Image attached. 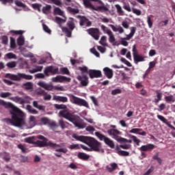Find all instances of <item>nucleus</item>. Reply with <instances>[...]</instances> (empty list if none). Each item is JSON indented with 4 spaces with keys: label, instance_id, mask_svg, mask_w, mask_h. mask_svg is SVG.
Segmentation results:
<instances>
[{
    "label": "nucleus",
    "instance_id": "nucleus-48",
    "mask_svg": "<svg viewBox=\"0 0 175 175\" xmlns=\"http://www.w3.org/2000/svg\"><path fill=\"white\" fill-rule=\"evenodd\" d=\"M23 87L25 90H32V88H33V85H32V83L28 82L23 84Z\"/></svg>",
    "mask_w": 175,
    "mask_h": 175
},
{
    "label": "nucleus",
    "instance_id": "nucleus-13",
    "mask_svg": "<svg viewBox=\"0 0 175 175\" xmlns=\"http://www.w3.org/2000/svg\"><path fill=\"white\" fill-rule=\"evenodd\" d=\"M70 78H68L62 75H57L51 78V81L53 83H64L65 81L67 83H70Z\"/></svg>",
    "mask_w": 175,
    "mask_h": 175
},
{
    "label": "nucleus",
    "instance_id": "nucleus-18",
    "mask_svg": "<svg viewBox=\"0 0 175 175\" xmlns=\"http://www.w3.org/2000/svg\"><path fill=\"white\" fill-rule=\"evenodd\" d=\"M83 2V5L85 8H88V9H94V8H95L96 6L92 5V3H91V1H92L93 2H98V5L100 3V2H102L101 0H82Z\"/></svg>",
    "mask_w": 175,
    "mask_h": 175
},
{
    "label": "nucleus",
    "instance_id": "nucleus-2",
    "mask_svg": "<svg viewBox=\"0 0 175 175\" xmlns=\"http://www.w3.org/2000/svg\"><path fill=\"white\" fill-rule=\"evenodd\" d=\"M55 107L57 110L62 109L59 112V117H63V118L68 120V121L72 122L76 128H78V129H84V128L87 126V124L83 122V120L80 119L79 116L70 113V111L66 109V105L55 104Z\"/></svg>",
    "mask_w": 175,
    "mask_h": 175
},
{
    "label": "nucleus",
    "instance_id": "nucleus-5",
    "mask_svg": "<svg viewBox=\"0 0 175 175\" xmlns=\"http://www.w3.org/2000/svg\"><path fill=\"white\" fill-rule=\"evenodd\" d=\"M5 77L7 79H10L14 81H20L21 79H25V80H32V75H28L24 73H18L16 75L13 74H6Z\"/></svg>",
    "mask_w": 175,
    "mask_h": 175
},
{
    "label": "nucleus",
    "instance_id": "nucleus-10",
    "mask_svg": "<svg viewBox=\"0 0 175 175\" xmlns=\"http://www.w3.org/2000/svg\"><path fill=\"white\" fill-rule=\"evenodd\" d=\"M10 100L15 102L16 103H19L20 105H24V103H29V102L32 100L31 97L28 96H25L23 98L18 96L10 97Z\"/></svg>",
    "mask_w": 175,
    "mask_h": 175
},
{
    "label": "nucleus",
    "instance_id": "nucleus-1",
    "mask_svg": "<svg viewBox=\"0 0 175 175\" xmlns=\"http://www.w3.org/2000/svg\"><path fill=\"white\" fill-rule=\"evenodd\" d=\"M0 105L5 106L9 109L12 119H5L7 124H10L14 126H23L25 124L23 117H25V113L16 107L12 103H6L3 100H0Z\"/></svg>",
    "mask_w": 175,
    "mask_h": 175
},
{
    "label": "nucleus",
    "instance_id": "nucleus-24",
    "mask_svg": "<svg viewBox=\"0 0 175 175\" xmlns=\"http://www.w3.org/2000/svg\"><path fill=\"white\" fill-rule=\"evenodd\" d=\"M91 21H88L87 18L82 16L80 18V25L83 27V25H86V27H90Z\"/></svg>",
    "mask_w": 175,
    "mask_h": 175
},
{
    "label": "nucleus",
    "instance_id": "nucleus-43",
    "mask_svg": "<svg viewBox=\"0 0 175 175\" xmlns=\"http://www.w3.org/2000/svg\"><path fill=\"white\" fill-rule=\"evenodd\" d=\"M95 135L96 136V137H98L100 140L105 142V139H106V136L102 135L99 132H96L95 133Z\"/></svg>",
    "mask_w": 175,
    "mask_h": 175
},
{
    "label": "nucleus",
    "instance_id": "nucleus-58",
    "mask_svg": "<svg viewBox=\"0 0 175 175\" xmlns=\"http://www.w3.org/2000/svg\"><path fill=\"white\" fill-rule=\"evenodd\" d=\"M166 102H175V98L173 96H168L165 97Z\"/></svg>",
    "mask_w": 175,
    "mask_h": 175
},
{
    "label": "nucleus",
    "instance_id": "nucleus-32",
    "mask_svg": "<svg viewBox=\"0 0 175 175\" xmlns=\"http://www.w3.org/2000/svg\"><path fill=\"white\" fill-rule=\"evenodd\" d=\"M33 107H35L36 109H38V110H41L42 111H44L46 107L43 105H39V103H38V101L34 100L33 102Z\"/></svg>",
    "mask_w": 175,
    "mask_h": 175
},
{
    "label": "nucleus",
    "instance_id": "nucleus-4",
    "mask_svg": "<svg viewBox=\"0 0 175 175\" xmlns=\"http://www.w3.org/2000/svg\"><path fill=\"white\" fill-rule=\"evenodd\" d=\"M37 84L39 87L46 90V91H53V90H55V91H66L64 86H53V83H47L43 81H39Z\"/></svg>",
    "mask_w": 175,
    "mask_h": 175
},
{
    "label": "nucleus",
    "instance_id": "nucleus-26",
    "mask_svg": "<svg viewBox=\"0 0 175 175\" xmlns=\"http://www.w3.org/2000/svg\"><path fill=\"white\" fill-rule=\"evenodd\" d=\"M103 72H105V75L107 76V79H111L113 77V70L110 69L109 68H104Z\"/></svg>",
    "mask_w": 175,
    "mask_h": 175
},
{
    "label": "nucleus",
    "instance_id": "nucleus-60",
    "mask_svg": "<svg viewBox=\"0 0 175 175\" xmlns=\"http://www.w3.org/2000/svg\"><path fill=\"white\" fill-rule=\"evenodd\" d=\"M161 99H162V94L158 92L157 94V98L154 99L155 103H158V102H159V100H161Z\"/></svg>",
    "mask_w": 175,
    "mask_h": 175
},
{
    "label": "nucleus",
    "instance_id": "nucleus-50",
    "mask_svg": "<svg viewBox=\"0 0 175 175\" xmlns=\"http://www.w3.org/2000/svg\"><path fill=\"white\" fill-rule=\"evenodd\" d=\"M67 124H68V122H64V120H59V125L61 126L62 129H65V128H66Z\"/></svg>",
    "mask_w": 175,
    "mask_h": 175
},
{
    "label": "nucleus",
    "instance_id": "nucleus-30",
    "mask_svg": "<svg viewBox=\"0 0 175 175\" xmlns=\"http://www.w3.org/2000/svg\"><path fill=\"white\" fill-rule=\"evenodd\" d=\"M104 142L105 143V144H107V146H109V147H110L111 148H114V142H113V140L110 139L109 137H107L105 139H104Z\"/></svg>",
    "mask_w": 175,
    "mask_h": 175
},
{
    "label": "nucleus",
    "instance_id": "nucleus-29",
    "mask_svg": "<svg viewBox=\"0 0 175 175\" xmlns=\"http://www.w3.org/2000/svg\"><path fill=\"white\" fill-rule=\"evenodd\" d=\"M53 100H58L59 102H68V97L61 96H53Z\"/></svg>",
    "mask_w": 175,
    "mask_h": 175
},
{
    "label": "nucleus",
    "instance_id": "nucleus-25",
    "mask_svg": "<svg viewBox=\"0 0 175 175\" xmlns=\"http://www.w3.org/2000/svg\"><path fill=\"white\" fill-rule=\"evenodd\" d=\"M117 163H112L105 167V169L107 172H109V173H111L112 172H114L116 169H117Z\"/></svg>",
    "mask_w": 175,
    "mask_h": 175
},
{
    "label": "nucleus",
    "instance_id": "nucleus-20",
    "mask_svg": "<svg viewBox=\"0 0 175 175\" xmlns=\"http://www.w3.org/2000/svg\"><path fill=\"white\" fill-rule=\"evenodd\" d=\"M121 146H116L115 148V150L118 154V155H122V157H129V152L125 151V150H121Z\"/></svg>",
    "mask_w": 175,
    "mask_h": 175
},
{
    "label": "nucleus",
    "instance_id": "nucleus-57",
    "mask_svg": "<svg viewBox=\"0 0 175 175\" xmlns=\"http://www.w3.org/2000/svg\"><path fill=\"white\" fill-rule=\"evenodd\" d=\"M10 47L11 49H16V40L13 38H10Z\"/></svg>",
    "mask_w": 175,
    "mask_h": 175
},
{
    "label": "nucleus",
    "instance_id": "nucleus-63",
    "mask_svg": "<svg viewBox=\"0 0 175 175\" xmlns=\"http://www.w3.org/2000/svg\"><path fill=\"white\" fill-rule=\"evenodd\" d=\"M147 23L149 28H152V21L151 20V17L147 16Z\"/></svg>",
    "mask_w": 175,
    "mask_h": 175
},
{
    "label": "nucleus",
    "instance_id": "nucleus-62",
    "mask_svg": "<svg viewBox=\"0 0 175 175\" xmlns=\"http://www.w3.org/2000/svg\"><path fill=\"white\" fill-rule=\"evenodd\" d=\"M18 148L21 150L22 152H27V149L25 148V146H24L23 144H18Z\"/></svg>",
    "mask_w": 175,
    "mask_h": 175
},
{
    "label": "nucleus",
    "instance_id": "nucleus-46",
    "mask_svg": "<svg viewBox=\"0 0 175 175\" xmlns=\"http://www.w3.org/2000/svg\"><path fill=\"white\" fill-rule=\"evenodd\" d=\"M34 137H27L24 139V142H25V143H29L30 144H34Z\"/></svg>",
    "mask_w": 175,
    "mask_h": 175
},
{
    "label": "nucleus",
    "instance_id": "nucleus-16",
    "mask_svg": "<svg viewBox=\"0 0 175 175\" xmlns=\"http://www.w3.org/2000/svg\"><path fill=\"white\" fill-rule=\"evenodd\" d=\"M88 75L90 79H98L102 77V72L99 70H89Z\"/></svg>",
    "mask_w": 175,
    "mask_h": 175
},
{
    "label": "nucleus",
    "instance_id": "nucleus-34",
    "mask_svg": "<svg viewBox=\"0 0 175 175\" xmlns=\"http://www.w3.org/2000/svg\"><path fill=\"white\" fill-rule=\"evenodd\" d=\"M51 12V5H46V6L42 8V13L44 14H49Z\"/></svg>",
    "mask_w": 175,
    "mask_h": 175
},
{
    "label": "nucleus",
    "instance_id": "nucleus-37",
    "mask_svg": "<svg viewBox=\"0 0 175 175\" xmlns=\"http://www.w3.org/2000/svg\"><path fill=\"white\" fill-rule=\"evenodd\" d=\"M17 43L18 45L20 46V47H21V46H23L24 43H25V40L23 35H21L19 38L17 39Z\"/></svg>",
    "mask_w": 175,
    "mask_h": 175
},
{
    "label": "nucleus",
    "instance_id": "nucleus-42",
    "mask_svg": "<svg viewBox=\"0 0 175 175\" xmlns=\"http://www.w3.org/2000/svg\"><path fill=\"white\" fill-rule=\"evenodd\" d=\"M12 96V93L10 92H1L0 93V98H10Z\"/></svg>",
    "mask_w": 175,
    "mask_h": 175
},
{
    "label": "nucleus",
    "instance_id": "nucleus-44",
    "mask_svg": "<svg viewBox=\"0 0 175 175\" xmlns=\"http://www.w3.org/2000/svg\"><path fill=\"white\" fill-rule=\"evenodd\" d=\"M62 31H63L64 33H66V36H67L68 38H70V36H72V31H69L68 28L62 27Z\"/></svg>",
    "mask_w": 175,
    "mask_h": 175
},
{
    "label": "nucleus",
    "instance_id": "nucleus-12",
    "mask_svg": "<svg viewBox=\"0 0 175 175\" xmlns=\"http://www.w3.org/2000/svg\"><path fill=\"white\" fill-rule=\"evenodd\" d=\"M133 56L136 64H137V62H143V61H144V57L139 55V52L136 49V45L133 46Z\"/></svg>",
    "mask_w": 175,
    "mask_h": 175
},
{
    "label": "nucleus",
    "instance_id": "nucleus-22",
    "mask_svg": "<svg viewBox=\"0 0 175 175\" xmlns=\"http://www.w3.org/2000/svg\"><path fill=\"white\" fill-rule=\"evenodd\" d=\"M109 27L111 28L113 32H118L119 33H124V32H125L124 28H122L121 26L116 27L113 25H109Z\"/></svg>",
    "mask_w": 175,
    "mask_h": 175
},
{
    "label": "nucleus",
    "instance_id": "nucleus-23",
    "mask_svg": "<svg viewBox=\"0 0 175 175\" xmlns=\"http://www.w3.org/2000/svg\"><path fill=\"white\" fill-rule=\"evenodd\" d=\"M155 146L154 144H148L144 145L139 148L140 151H151V150H154Z\"/></svg>",
    "mask_w": 175,
    "mask_h": 175
},
{
    "label": "nucleus",
    "instance_id": "nucleus-8",
    "mask_svg": "<svg viewBox=\"0 0 175 175\" xmlns=\"http://www.w3.org/2000/svg\"><path fill=\"white\" fill-rule=\"evenodd\" d=\"M53 14L55 15L62 16V17L64 18V19H62L58 16L55 17V21L59 25V27H61L62 24H64V23H66V17H65V16L64 15V11H62V10H61V8H59L58 7H54Z\"/></svg>",
    "mask_w": 175,
    "mask_h": 175
},
{
    "label": "nucleus",
    "instance_id": "nucleus-11",
    "mask_svg": "<svg viewBox=\"0 0 175 175\" xmlns=\"http://www.w3.org/2000/svg\"><path fill=\"white\" fill-rule=\"evenodd\" d=\"M107 132L109 134V135L112 137L113 139L117 140L119 143L120 142H122V140H125L122 137L117 135H121V132L117 129H109L107 131Z\"/></svg>",
    "mask_w": 175,
    "mask_h": 175
},
{
    "label": "nucleus",
    "instance_id": "nucleus-14",
    "mask_svg": "<svg viewBox=\"0 0 175 175\" xmlns=\"http://www.w3.org/2000/svg\"><path fill=\"white\" fill-rule=\"evenodd\" d=\"M44 73L46 77L50 76L49 73H51L52 75H57V73H58V68H54L53 66H47L44 68Z\"/></svg>",
    "mask_w": 175,
    "mask_h": 175
},
{
    "label": "nucleus",
    "instance_id": "nucleus-31",
    "mask_svg": "<svg viewBox=\"0 0 175 175\" xmlns=\"http://www.w3.org/2000/svg\"><path fill=\"white\" fill-rule=\"evenodd\" d=\"M107 35L109 36V43H114L116 42V37L111 31H107Z\"/></svg>",
    "mask_w": 175,
    "mask_h": 175
},
{
    "label": "nucleus",
    "instance_id": "nucleus-59",
    "mask_svg": "<svg viewBox=\"0 0 175 175\" xmlns=\"http://www.w3.org/2000/svg\"><path fill=\"white\" fill-rule=\"evenodd\" d=\"M60 72L62 75H69V70L66 68H60Z\"/></svg>",
    "mask_w": 175,
    "mask_h": 175
},
{
    "label": "nucleus",
    "instance_id": "nucleus-64",
    "mask_svg": "<svg viewBox=\"0 0 175 175\" xmlns=\"http://www.w3.org/2000/svg\"><path fill=\"white\" fill-rule=\"evenodd\" d=\"M44 100H50L51 99V94H47L46 92H45L44 94Z\"/></svg>",
    "mask_w": 175,
    "mask_h": 175
},
{
    "label": "nucleus",
    "instance_id": "nucleus-40",
    "mask_svg": "<svg viewBox=\"0 0 175 175\" xmlns=\"http://www.w3.org/2000/svg\"><path fill=\"white\" fill-rule=\"evenodd\" d=\"M41 125H49L50 124V120L47 118H42L40 119Z\"/></svg>",
    "mask_w": 175,
    "mask_h": 175
},
{
    "label": "nucleus",
    "instance_id": "nucleus-49",
    "mask_svg": "<svg viewBox=\"0 0 175 175\" xmlns=\"http://www.w3.org/2000/svg\"><path fill=\"white\" fill-rule=\"evenodd\" d=\"M120 44H122V46H124V47H127L129 43H128V41H126V38H120Z\"/></svg>",
    "mask_w": 175,
    "mask_h": 175
},
{
    "label": "nucleus",
    "instance_id": "nucleus-9",
    "mask_svg": "<svg viewBox=\"0 0 175 175\" xmlns=\"http://www.w3.org/2000/svg\"><path fill=\"white\" fill-rule=\"evenodd\" d=\"M34 144L36 146V147H44L45 146H49V147H53V148L59 147V145H57V144L49 142L47 139H44V141L37 140L34 142Z\"/></svg>",
    "mask_w": 175,
    "mask_h": 175
},
{
    "label": "nucleus",
    "instance_id": "nucleus-35",
    "mask_svg": "<svg viewBox=\"0 0 175 175\" xmlns=\"http://www.w3.org/2000/svg\"><path fill=\"white\" fill-rule=\"evenodd\" d=\"M26 110H27V111L29 113H30V114H38V111H36V109L32 108V107L31 105H27Z\"/></svg>",
    "mask_w": 175,
    "mask_h": 175
},
{
    "label": "nucleus",
    "instance_id": "nucleus-17",
    "mask_svg": "<svg viewBox=\"0 0 175 175\" xmlns=\"http://www.w3.org/2000/svg\"><path fill=\"white\" fill-rule=\"evenodd\" d=\"M88 33L92 36L95 40H99V29L91 28L87 30Z\"/></svg>",
    "mask_w": 175,
    "mask_h": 175
},
{
    "label": "nucleus",
    "instance_id": "nucleus-36",
    "mask_svg": "<svg viewBox=\"0 0 175 175\" xmlns=\"http://www.w3.org/2000/svg\"><path fill=\"white\" fill-rule=\"evenodd\" d=\"M79 70H81V75L82 76H85V75H84V73H88V72H90V70H88V67L83 66L81 67H78Z\"/></svg>",
    "mask_w": 175,
    "mask_h": 175
},
{
    "label": "nucleus",
    "instance_id": "nucleus-41",
    "mask_svg": "<svg viewBox=\"0 0 175 175\" xmlns=\"http://www.w3.org/2000/svg\"><path fill=\"white\" fill-rule=\"evenodd\" d=\"M6 66L10 69H13V68H16V66H17V63L14 61L10 62L7 63Z\"/></svg>",
    "mask_w": 175,
    "mask_h": 175
},
{
    "label": "nucleus",
    "instance_id": "nucleus-7",
    "mask_svg": "<svg viewBox=\"0 0 175 175\" xmlns=\"http://www.w3.org/2000/svg\"><path fill=\"white\" fill-rule=\"evenodd\" d=\"M25 117H27V114L25 113V116L23 117L25 124L23 125L15 126H17L18 128H24V126H25L26 129H32V128L36 125V122H38L36 117L30 116L29 118V121L27 124L25 123Z\"/></svg>",
    "mask_w": 175,
    "mask_h": 175
},
{
    "label": "nucleus",
    "instance_id": "nucleus-53",
    "mask_svg": "<svg viewBox=\"0 0 175 175\" xmlns=\"http://www.w3.org/2000/svg\"><path fill=\"white\" fill-rule=\"evenodd\" d=\"M85 131L87 132H90V133H94V132H95V128H94L92 126H88L85 128Z\"/></svg>",
    "mask_w": 175,
    "mask_h": 175
},
{
    "label": "nucleus",
    "instance_id": "nucleus-33",
    "mask_svg": "<svg viewBox=\"0 0 175 175\" xmlns=\"http://www.w3.org/2000/svg\"><path fill=\"white\" fill-rule=\"evenodd\" d=\"M107 37H106L105 36H101V38L99 41L100 44H101L102 46H104L105 47H107V46H109L107 44Z\"/></svg>",
    "mask_w": 175,
    "mask_h": 175
},
{
    "label": "nucleus",
    "instance_id": "nucleus-52",
    "mask_svg": "<svg viewBox=\"0 0 175 175\" xmlns=\"http://www.w3.org/2000/svg\"><path fill=\"white\" fill-rule=\"evenodd\" d=\"M157 118L159 120H160V121H162V122H163L164 124H169V122H167V120H166V118H165V117L161 116V115H158L157 116Z\"/></svg>",
    "mask_w": 175,
    "mask_h": 175
},
{
    "label": "nucleus",
    "instance_id": "nucleus-45",
    "mask_svg": "<svg viewBox=\"0 0 175 175\" xmlns=\"http://www.w3.org/2000/svg\"><path fill=\"white\" fill-rule=\"evenodd\" d=\"M68 25L72 31L75 29V23L73 22V18H70V21L68 22Z\"/></svg>",
    "mask_w": 175,
    "mask_h": 175
},
{
    "label": "nucleus",
    "instance_id": "nucleus-56",
    "mask_svg": "<svg viewBox=\"0 0 175 175\" xmlns=\"http://www.w3.org/2000/svg\"><path fill=\"white\" fill-rule=\"evenodd\" d=\"M42 28L44 31V32H46V33H51V29H50V28H49V27H47V25L42 24Z\"/></svg>",
    "mask_w": 175,
    "mask_h": 175
},
{
    "label": "nucleus",
    "instance_id": "nucleus-15",
    "mask_svg": "<svg viewBox=\"0 0 175 175\" xmlns=\"http://www.w3.org/2000/svg\"><path fill=\"white\" fill-rule=\"evenodd\" d=\"M99 6H96L92 10H96V12H109V5H105V3L100 1Z\"/></svg>",
    "mask_w": 175,
    "mask_h": 175
},
{
    "label": "nucleus",
    "instance_id": "nucleus-61",
    "mask_svg": "<svg viewBox=\"0 0 175 175\" xmlns=\"http://www.w3.org/2000/svg\"><path fill=\"white\" fill-rule=\"evenodd\" d=\"M132 12L133 13H134V14H136L137 16H140L142 14V11L136 8H132Z\"/></svg>",
    "mask_w": 175,
    "mask_h": 175
},
{
    "label": "nucleus",
    "instance_id": "nucleus-47",
    "mask_svg": "<svg viewBox=\"0 0 175 175\" xmlns=\"http://www.w3.org/2000/svg\"><path fill=\"white\" fill-rule=\"evenodd\" d=\"M5 57L8 58V59H17V56L13 53H8L5 55Z\"/></svg>",
    "mask_w": 175,
    "mask_h": 175
},
{
    "label": "nucleus",
    "instance_id": "nucleus-55",
    "mask_svg": "<svg viewBox=\"0 0 175 175\" xmlns=\"http://www.w3.org/2000/svg\"><path fill=\"white\" fill-rule=\"evenodd\" d=\"M67 10H68V12H70V13H74L75 14L79 13V9L77 8H72L70 7H68Z\"/></svg>",
    "mask_w": 175,
    "mask_h": 175
},
{
    "label": "nucleus",
    "instance_id": "nucleus-3",
    "mask_svg": "<svg viewBox=\"0 0 175 175\" xmlns=\"http://www.w3.org/2000/svg\"><path fill=\"white\" fill-rule=\"evenodd\" d=\"M72 137H74V139H76L77 140H79V142L85 143V144H88V146L90 147L88 148L84 145H81V148H83V150H85V151H92V150L93 151L96 152L100 151V143H99L94 138L76 135H73Z\"/></svg>",
    "mask_w": 175,
    "mask_h": 175
},
{
    "label": "nucleus",
    "instance_id": "nucleus-27",
    "mask_svg": "<svg viewBox=\"0 0 175 175\" xmlns=\"http://www.w3.org/2000/svg\"><path fill=\"white\" fill-rule=\"evenodd\" d=\"M43 70V66H34L33 68L31 70H29V73L33 74L37 73V72H42Z\"/></svg>",
    "mask_w": 175,
    "mask_h": 175
},
{
    "label": "nucleus",
    "instance_id": "nucleus-38",
    "mask_svg": "<svg viewBox=\"0 0 175 175\" xmlns=\"http://www.w3.org/2000/svg\"><path fill=\"white\" fill-rule=\"evenodd\" d=\"M78 158H79V159H83V160H85V159H90V155L85 154V153H83V152H79L78 153L77 155Z\"/></svg>",
    "mask_w": 175,
    "mask_h": 175
},
{
    "label": "nucleus",
    "instance_id": "nucleus-6",
    "mask_svg": "<svg viewBox=\"0 0 175 175\" xmlns=\"http://www.w3.org/2000/svg\"><path fill=\"white\" fill-rule=\"evenodd\" d=\"M70 101L71 103L77 105V106H83V107H86V109H90V105H88V102H87V100L77 97L73 94L70 95Z\"/></svg>",
    "mask_w": 175,
    "mask_h": 175
},
{
    "label": "nucleus",
    "instance_id": "nucleus-28",
    "mask_svg": "<svg viewBox=\"0 0 175 175\" xmlns=\"http://www.w3.org/2000/svg\"><path fill=\"white\" fill-rule=\"evenodd\" d=\"M0 158H2L5 162H9L10 161V156L9 153L6 152H0Z\"/></svg>",
    "mask_w": 175,
    "mask_h": 175
},
{
    "label": "nucleus",
    "instance_id": "nucleus-39",
    "mask_svg": "<svg viewBox=\"0 0 175 175\" xmlns=\"http://www.w3.org/2000/svg\"><path fill=\"white\" fill-rule=\"evenodd\" d=\"M115 8L120 16H124V10H122V8L121 7V5L116 4L115 5Z\"/></svg>",
    "mask_w": 175,
    "mask_h": 175
},
{
    "label": "nucleus",
    "instance_id": "nucleus-54",
    "mask_svg": "<svg viewBox=\"0 0 175 175\" xmlns=\"http://www.w3.org/2000/svg\"><path fill=\"white\" fill-rule=\"evenodd\" d=\"M120 148H123V150H131L132 145L131 144H123L120 145Z\"/></svg>",
    "mask_w": 175,
    "mask_h": 175
},
{
    "label": "nucleus",
    "instance_id": "nucleus-21",
    "mask_svg": "<svg viewBox=\"0 0 175 175\" xmlns=\"http://www.w3.org/2000/svg\"><path fill=\"white\" fill-rule=\"evenodd\" d=\"M19 50L21 54H23V57H25L26 58H28L29 57H32V53L27 51L25 48L23 46H19Z\"/></svg>",
    "mask_w": 175,
    "mask_h": 175
},
{
    "label": "nucleus",
    "instance_id": "nucleus-51",
    "mask_svg": "<svg viewBox=\"0 0 175 175\" xmlns=\"http://www.w3.org/2000/svg\"><path fill=\"white\" fill-rule=\"evenodd\" d=\"M23 31L22 30H11L10 33L13 35H23Z\"/></svg>",
    "mask_w": 175,
    "mask_h": 175
},
{
    "label": "nucleus",
    "instance_id": "nucleus-19",
    "mask_svg": "<svg viewBox=\"0 0 175 175\" xmlns=\"http://www.w3.org/2000/svg\"><path fill=\"white\" fill-rule=\"evenodd\" d=\"M77 79L80 81V84L82 87H87V85H88V77H87V75H79Z\"/></svg>",
    "mask_w": 175,
    "mask_h": 175
}]
</instances>
